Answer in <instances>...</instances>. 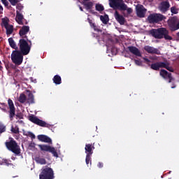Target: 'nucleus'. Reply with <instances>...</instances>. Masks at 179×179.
I'll use <instances>...</instances> for the list:
<instances>
[{"label":"nucleus","mask_w":179,"mask_h":179,"mask_svg":"<svg viewBox=\"0 0 179 179\" xmlns=\"http://www.w3.org/2000/svg\"><path fill=\"white\" fill-rule=\"evenodd\" d=\"M35 162L38 163V164L44 165L47 164V160H45V158H43L41 157H36L35 158Z\"/></svg>","instance_id":"26"},{"label":"nucleus","mask_w":179,"mask_h":179,"mask_svg":"<svg viewBox=\"0 0 179 179\" xmlns=\"http://www.w3.org/2000/svg\"><path fill=\"white\" fill-rule=\"evenodd\" d=\"M8 43L10 47H11V48H13V50H15V51H17V45H16V42H15V41L13 40V38H8Z\"/></svg>","instance_id":"24"},{"label":"nucleus","mask_w":179,"mask_h":179,"mask_svg":"<svg viewBox=\"0 0 179 179\" xmlns=\"http://www.w3.org/2000/svg\"><path fill=\"white\" fill-rule=\"evenodd\" d=\"M2 163L3 164H5L6 166H12V163H10V161L8 159H3Z\"/></svg>","instance_id":"41"},{"label":"nucleus","mask_w":179,"mask_h":179,"mask_svg":"<svg viewBox=\"0 0 179 179\" xmlns=\"http://www.w3.org/2000/svg\"><path fill=\"white\" fill-rule=\"evenodd\" d=\"M171 12L173 15H177V13H178V9H177L176 6H173L171 8Z\"/></svg>","instance_id":"36"},{"label":"nucleus","mask_w":179,"mask_h":179,"mask_svg":"<svg viewBox=\"0 0 179 179\" xmlns=\"http://www.w3.org/2000/svg\"><path fill=\"white\" fill-rule=\"evenodd\" d=\"M97 166H98L99 169H103V162H99Z\"/></svg>","instance_id":"46"},{"label":"nucleus","mask_w":179,"mask_h":179,"mask_svg":"<svg viewBox=\"0 0 179 179\" xmlns=\"http://www.w3.org/2000/svg\"><path fill=\"white\" fill-rule=\"evenodd\" d=\"M2 106H5V103H1Z\"/></svg>","instance_id":"56"},{"label":"nucleus","mask_w":179,"mask_h":179,"mask_svg":"<svg viewBox=\"0 0 179 179\" xmlns=\"http://www.w3.org/2000/svg\"><path fill=\"white\" fill-rule=\"evenodd\" d=\"M2 62L0 61V71H2L3 69V67H2Z\"/></svg>","instance_id":"51"},{"label":"nucleus","mask_w":179,"mask_h":179,"mask_svg":"<svg viewBox=\"0 0 179 179\" xmlns=\"http://www.w3.org/2000/svg\"><path fill=\"white\" fill-rule=\"evenodd\" d=\"M136 15L138 17H145V15H146V8L143 5H139L136 7Z\"/></svg>","instance_id":"13"},{"label":"nucleus","mask_w":179,"mask_h":179,"mask_svg":"<svg viewBox=\"0 0 179 179\" xmlns=\"http://www.w3.org/2000/svg\"><path fill=\"white\" fill-rule=\"evenodd\" d=\"M25 135L26 136H29V138H31V139H36V135L31 131H27Z\"/></svg>","instance_id":"37"},{"label":"nucleus","mask_w":179,"mask_h":179,"mask_svg":"<svg viewBox=\"0 0 179 179\" xmlns=\"http://www.w3.org/2000/svg\"><path fill=\"white\" fill-rule=\"evenodd\" d=\"M134 61L136 65H137L138 66H142V62L141 59L138 60V59H134Z\"/></svg>","instance_id":"43"},{"label":"nucleus","mask_w":179,"mask_h":179,"mask_svg":"<svg viewBox=\"0 0 179 179\" xmlns=\"http://www.w3.org/2000/svg\"><path fill=\"white\" fill-rule=\"evenodd\" d=\"M165 19L166 16L160 13H152L148 17L149 23H159V22H162Z\"/></svg>","instance_id":"10"},{"label":"nucleus","mask_w":179,"mask_h":179,"mask_svg":"<svg viewBox=\"0 0 179 179\" xmlns=\"http://www.w3.org/2000/svg\"><path fill=\"white\" fill-rule=\"evenodd\" d=\"M84 1H89V0H84Z\"/></svg>","instance_id":"58"},{"label":"nucleus","mask_w":179,"mask_h":179,"mask_svg":"<svg viewBox=\"0 0 179 179\" xmlns=\"http://www.w3.org/2000/svg\"><path fill=\"white\" fill-rule=\"evenodd\" d=\"M38 147L42 152H49V153H52L54 157H58V152H57L55 148L45 144H39L38 145Z\"/></svg>","instance_id":"11"},{"label":"nucleus","mask_w":179,"mask_h":179,"mask_svg":"<svg viewBox=\"0 0 179 179\" xmlns=\"http://www.w3.org/2000/svg\"><path fill=\"white\" fill-rule=\"evenodd\" d=\"M8 105L9 107L8 113H9V118L10 121H13V118L15 117V115L17 120V118H19L20 120H22L23 115L22 113L16 114V108H15V104L13 103V101H12V99H8Z\"/></svg>","instance_id":"5"},{"label":"nucleus","mask_w":179,"mask_h":179,"mask_svg":"<svg viewBox=\"0 0 179 179\" xmlns=\"http://www.w3.org/2000/svg\"><path fill=\"white\" fill-rule=\"evenodd\" d=\"M178 38H179V31L176 34Z\"/></svg>","instance_id":"54"},{"label":"nucleus","mask_w":179,"mask_h":179,"mask_svg":"<svg viewBox=\"0 0 179 179\" xmlns=\"http://www.w3.org/2000/svg\"><path fill=\"white\" fill-rule=\"evenodd\" d=\"M52 80L55 85H61V83H62V78H61L59 75H55L53 77Z\"/></svg>","instance_id":"25"},{"label":"nucleus","mask_w":179,"mask_h":179,"mask_svg":"<svg viewBox=\"0 0 179 179\" xmlns=\"http://www.w3.org/2000/svg\"><path fill=\"white\" fill-rule=\"evenodd\" d=\"M27 99V97H26V95L23 93L20 94L18 101L21 103L22 104H24V103H26V100Z\"/></svg>","instance_id":"29"},{"label":"nucleus","mask_w":179,"mask_h":179,"mask_svg":"<svg viewBox=\"0 0 179 179\" xmlns=\"http://www.w3.org/2000/svg\"><path fill=\"white\" fill-rule=\"evenodd\" d=\"M25 24H27V22H26Z\"/></svg>","instance_id":"57"},{"label":"nucleus","mask_w":179,"mask_h":179,"mask_svg":"<svg viewBox=\"0 0 179 179\" xmlns=\"http://www.w3.org/2000/svg\"><path fill=\"white\" fill-rule=\"evenodd\" d=\"M27 92L28 93V96H27V101L28 103H29V104H34L35 101H34V95L33 94V93L31 92V91L27 90Z\"/></svg>","instance_id":"23"},{"label":"nucleus","mask_w":179,"mask_h":179,"mask_svg":"<svg viewBox=\"0 0 179 179\" xmlns=\"http://www.w3.org/2000/svg\"><path fill=\"white\" fill-rule=\"evenodd\" d=\"M145 51H146L148 54H156L157 55H160V50L157 48H155L152 46L145 45L144 47Z\"/></svg>","instance_id":"16"},{"label":"nucleus","mask_w":179,"mask_h":179,"mask_svg":"<svg viewBox=\"0 0 179 179\" xmlns=\"http://www.w3.org/2000/svg\"><path fill=\"white\" fill-rule=\"evenodd\" d=\"M54 170L48 166L42 167L39 174V179H54Z\"/></svg>","instance_id":"6"},{"label":"nucleus","mask_w":179,"mask_h":179,"mask_svg":"<svg viewBox=\"0 0 179 179\" xmlns=\"http://www.w3.org/2000/svg\"><path fill=\"white\" fill-rule=\"evenodd\" d=\"M1 2L3 5H4L6 8H7V9H10V8H12V6H9V2L8 1V0H1Z\"/></svg>","instance_id":"34"},{"label":"nucleus","mask_w":179,"mask_h":179,"mask_svg":"<svg viewBox=\"0 0 179 179\" xmlns=\"http://www.w3.org/2000/svg\"><path fill=\"white\" fill-rule=\"evenodd\" d=\"M150 34L155 38L159 40L165 38V40H173V37L169 35V30L166 28L161 27L158 29H152L150 31Z\"/></svg>","instance_id":"2"},{"label":"nucleus","mask_w":179,"mask_h":179,"mask_svg":"<svg viewBox=\"0 0 179 179\" xmlns=\"http://www.w3.org/2000/svg\"><path fill=\"white\" fill-rule=\"evenodd\" d=\"M86 164H92V155L86 154V158H85Z\"/></svg>","instance_id":"33"},{"label":"nucleus","mask_w":179,"mask_h":179,"mask_svg":"<svg viewBox=\"0 0 179 179\" xmlns=\"http://www.w3.org/2000/svg\"><path fill=\"white\" fill-rule=\"evenodd\" d=\"M84 6H85L86 10H90V13H92V15H96V13H97V12L94 11V10H92V8H93V2L90 1L87 3H85Z\"/></svg>","instance_id":"21"},{"label":"nucleus","mask_w":179,"mask_h":179,"mask_svg":"<svg viewBox=\"0 0 179 179\" xmlns=\"http://www.w3.org/2000/svg\"><path fill=\"white\" fill-rule=\"evenodd\" d=\"M115 19L120 23V24H125V17L121 15L118 11L115 12Z\"/></svg>","instance_id":"19"},{"label":"nucleus","mask_w":179,"mask_h":179,"mask_svg":"<svg viewBox=\"0 0 179 179\" xmlns=\"http://www.w3.org/2000/svg\"><path fill=\"white\" fill-rule=\"evenodd\" d=\"M30 31V27L24 25L19 31V34L22 38H25L26 40H28L29 38H27V33Z\"/></svg>","instance_id":"14"},{"label":"nucleus","mask_w":179,"mask_h":179,"mask_svg":"<svg viewBox=\"0 0 179 179\" xmlns=\"http://www.w3.org/2000/svg\"><path fill=\"white\" fill-rule=\"evenodd\" d=\"M160 68H167V65H170V63L166 60L165 62H158Z\"/></svg>","instance_id":"32"},{"label":"nucleus","mask_w":179,"mask_h":179,"mask_svg":"<svg viewBox=\"0 0 179 179\" xmlns=\"http://www.w3.org/2000/svg\"><path fill=\"white\" fill-rule=\"evenodd\" d=\"M94 149H95L94 143L93 144L92 143L86 144L85 147L86 155H93V150H94Z\"/></svg>","instance_id":"20"},{"label":"nucleus","mask_w":179,"mask_h":179,"mask_svg":"<svg viewBox=\"0 0 179 179\" xmlns=\"http://www.w3.org/2000/svg\"><path fill=\"white\" fill-rule=\"evenodd\" d=\"M100 20L103 23V24H107L108 23L110 19L108 18V15H101L100 16Z\"/></svg>","instance_id":"27"},{"label":"nucleus","mask_w":179,"mask_h":179,"mask_svg":"<svg viewBox=\"0 0 179 179\" xmlns=\"http://www.w3.org/2000/svg\"><path fill=\"white\" fill-rule=\"evenodd\" d=\"M159 9L161 12H163V13H166V12L170 9V2H169V1H162L159 4Z\"/></svg>","instance_id":"15"},{"label":"nucleus","mask_w":179,"mask_h":179,"mask_svg":"<svg viewBox=\"0 0 179 179\" xmlns=\"http://www.w3.org/2000/svg\"><path fill=\"white\" fill-rule=\"evenodd\" d=\"M12 6H16L19 3V0H8Z\"/></svg>","instance_id":"39"},{"label":"nucleus","mask_w":179,"mask_h":179,"mask_svg":"<svg viewBox=\"0 0 179 179\" xmlns=\"http://www.w3.org/2000/svg\"><path fill=\"white\" fill-rule=\"evenodd\" d=\"M17 9H18L19 10H22V9L23 8V6H22L21 4H17Z\"/></svg>","instance_id":"47"},{"label":"nucleus","mask_w":179,"mask_h":179,"mask_svg":"<svg viewBox=\"0 0 179 179\" xmlns=\"http://www.w3.org/2000/svg\"><path fill=\"white\" fill-rule=\"evenodd\" d=\"M18 45L20 47V52L22 55H28L31 50V41L25 38H21L19 41Z\"/></svg>","instance_id":"3"},{"label":"nucleus","mask_w":179,"mask_h":179,"mask_svg":"<svg viewBox=\"0 0 179 179\" xmlns=\"http://www.w3.org/2000/svg\"><path fill=\"white\" fill-rule=\"evenodd\" d=\"M108 2L110 8L114 10H120L121 12L127 10L128 15H131L133 12L131 8H128L124 0H108Z\"/></svg>","instance_id":"1"},{"label":"nucleus","mask_w":179,"mask_h":179,"mask_svg":"<svg viewBox=\"0 0 179 179\" xmlns=\"http://www.w3.org/2000/svg\"><path fill=\"white\" fill-rule=\"evenodd\" d=\"M6 30L7 36H10V34H12V33H13V26L9 25L8 27H6Z\"/></svg>","instance_id":"31"},{"label":"nucleus","mask_w":179,"mask_h":179,"mask_svg":"<svg viewBox=\"0 0 179 179\" xmlns=\"http://www.w3.org/2000/svg\"><path fill=\"white\" fill-rule=\"evenodd\" d=\"M11 132H13V134H19V127L17 126H16L15 128L12 127Z\"/></svg>","instance_id":"38"},{"label":"nucleus","mask_w":179,"mask_h":179,"mask_svg":"<svg viewBox=\"0 0 179 179\" xmlns=\"http://www.w3.org/2000/svg\"><path fill=\"white\" fill-rule=\"evenodd\" d=\"M80 10H81V12H83V8H82V6H80Z\"/></svg>","instance_id":"53"},{"label":"nucleus","mask_w":179,"mask_h":179,"mask_svg":"<svg viewBox=\"0 0 179 179\" xmlns=\"http://www.w3.org/2000/svg\"><path fill=\"white\" fill-rule=\"evenodd\" d=\"M6 131V126H4L3 124L0 123V134H3Z\"/></svg>","instance_id":"35"},{"label":"nucleus","mask_w":179,"mask_h":179,"mask_svg":"<svg viewBox=\"0 0 179 179\" xmlns=\"http://www.w3.org/2000/svg\"><path fill=\"white\" fill-rule=\"evenodd\" d=\"M94 31H97L98 33L99 32H101L103 31L101 29H99V27H97V26H96V24H92V27Z\"/></svg>","instance_id":"42"},{"label":"nucleus","mask_w":179,"mask_h":179,"mask_svg":"<svg viewBox=\"0 0 179 179\" xmlns=\"http://www.w3.org/2000/svg\"><path fill=\"white\" fill-rule=\"evenodd\" d=\"M10 141H6L5 143L6 147L8 150L15 153V155H20V147L17 143L13 138H9Z\"/></svg>","instance_id":"4"},{"label":"nucleus","mask_w":179,"mask_h":179,"mask_svg":"<svg viewBox=\"0 0 179 179\" xmlns=\"http://www.w3.org/2000/svg\"><path fill=\"white\" fill-rule=\"evenodd\" d=\"M168 27L171 31L179 30V19L177 16L170 17L167 20Z\"/></svg>","instance_id":"7"},{"label":"nucleus","mask_w":179,"mask_h":179,"mask_svg":"<svg viewBox=\"0 0 179 179\" xmlns=\"http://www.w3.org/2000/svg\"><path fill=\"white\" fill-rule=\"evenodd\" d=\"M2 111H6V109L5 108H1Z\"/></svg>","instance_id":"55"},{"label":"nucleus","mask_w":179,"mask_h":179,"mask_svg":"<svg viewBox=\"0 0 179 179\" xmlns=\"http://www.w3.org/2000/svg\"><path fill=\"white\" fill-rule=\"evenodd\" d=\"M165 69H167V71H169V72H174V69L170 66V65H167Z\"/></svg>","instance_id":"44"},{"label":"nucleus","mask_w":179,"mask_h":179,"mask_svg":"<svg viewBox=\"0 0 179 179\" xmlns=\"http://www.w3.org/2000/svg\"><path fill=\"white\" fill-rule=\"evenodd\" d=\"M127 50H129L131 54L135 55L136 57H142V53H141V50L135 46H129L127 47Z\"/></svg>","instance_id":"17"},{"label":"nucleus","mask_w":179,"mask_h":179,"mask_svg":"<svg viewBox=\"0 0 179 179\" xmlns=\"http://www.w3.org/2000/svg\"><path fill=\"white\" fill-rule=\"evenodd\" d=\"M3 13V7H2V5L0 4V14Z\"/></svg>","instance_id":"49"},{"label":"nucleus","mask_w":179,"mask_h":179,"mask_svg":"<svg viewBox=\"0 0 179 179\" xmlns=\"http://www.w3.org/2000/svg\"><path fill=\"white\" fill-rule=\"evenodd\" d=\"M159 75L160 76H162V78H163V79H165V80H167V79H169V83H171V82L174 80V78H173L171 73H169L165 69H161Z\"/></svg>","instance_id":"12"},{"label":"nucleus","mask_w":179,"mask_h":179,"mask_svg":"<svg viewBox=\"0 0 179 179\" xmlns=\"http://www.w3.org/2000/svg\"><path fill=\"white\" fill-rule=\"evenodd\" d=\"M23 19L24 17L21 13H20L19 10L16 11V17H15V20L18 24H23Z\"/></svg>","instance_id":"22"},{"label":"nucleus","mask_w":179,"mask_h":179,"mask_svg":"<svg viewBox=\"0 0 179 179\" xmlns=\"http://www.w3.org/2000/svg\"><path fill=\"white\" fill-rule=\"evenodd\" d=\"M95 8H96V10H97L98 12H100V13H101V12H103V10H104V6H103L102 4H100V3H96L95 5Z\"/></svg>","instance_id":"30"},{"label":"nucleus","mask_w":179,"mask_h":179,"mask_svg":"<svg viewBox=\"0 0 179 179\" xmlns=\"http://www.w3.org/2000/svg\"><path fill=\"white\" fill-rule=\"evenodd\" d=\"M150 69H152L153 71H160V66L159 64V62L152 63L150 65Z\"/></svg>","instance_id":"28"},{"label":"nucleus","mask_w":179,"mask_h":179,"mask_svg":"<svg viewBox=\"0 0 179 179\" xmlns=\"http://www.w3.org/2000/svg\"><path fill=\"white\" fill-rule=\"evenodd\" d=\"M37 138L40 142H44L45 143H52V140L51 138L48 137V136L40 134L38 135Z\"/></svg>","instance_id":"18"},{"label":"nucleus","mask_w":179,"mask_h":179,"mask_svg":"<svg viewBox=\"0 0 179 179\" xmlns=\"http://www.w3.org/2000/svg\"><path fill=\"white\" fill-rule=\"evenodd\" d=\"M176 84L173 83L171 86V89H176Z\"/></svg>","instance_id":"52"},{"label":"nucleus","mask_w":179,"mask_h":179,"mask_svg":"<svg viewBox=\"0 0 179 179\" xmlns=\"http://www.w3.org/2000/svg\"><path fill=\"white\" fill-rule=\"evenodd\" d=\"M92 36L96 37V40H98L99 43H100L101 40H100V36L93 33L92 34Z\"/></svg>","instance_id":"45"},{"label":"nucleus","mask_w":179,"mask_h":179,"mask_svg":"<svg viewBox=\"0 0 179 179\" xmlns=\"http://www.w3.org/2000/svg\"><path fill=\"white\" fill-rule=\"evenodd\" d=\"M87 20L90 24L91 27H93V24H94V23L92 22V20H90V18H87Z\"/></svg>","instance_id":"48"},{"label":"nucleus","mask_w":179,"mask_h":179,"mask_svg":"<svg viewBox=\"0 0 179 179\" xmlns=\"http://www.w3.org/2000/svg\"><path fill=\"white\" fill-rule=\"evenodd\" d=\"M11 61L15 65H22L23 62V54L20 50H13L11 54Z\"/></svg>","instance_id":"9"},{"label":"nucleus","mask_w":179,"mask_h":179,"mask_svg":"<svg viewBox=\"0 0 179 179\" xmlns=\"http://www.w3.org/2000/svg\"><path fill=\"white\" fill-rule=\"evenodd\" d=\"M2 24L5 27H8L9 26V22H8V20L6 19H2Z\"/></svg>","instance_id":"40"},{"label":"nucleus","mask_w":179,"mask_h":179,"mask_svg":"<svg viewBox=\"0 0 179 179\" xmlns=\"http://www.w3.org/2000/svg\"><path fill=\"white\" fill-rule=\"evenodd\" d=\"M28 120L33 122V124H36V125H38L39 127H43V128H51V124L45 122L43 120L38 119L36 115H31L28 117Z\"/></svg>","instance_id":"8"},{"label":"nucleus","mask_w":179,"mask_h":179,"mask_svg":"<svg viewBox=\"0 0 179 179\" xmlns=\"http://www.w3.org/2000/svg\"><path fill=\"white\" fill-rule=\"evenodd\" d=\"M143 59L145 61V62H150V60L146 57H144Z\"/></svg>","instance_id":"50"}]
</instances>
